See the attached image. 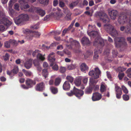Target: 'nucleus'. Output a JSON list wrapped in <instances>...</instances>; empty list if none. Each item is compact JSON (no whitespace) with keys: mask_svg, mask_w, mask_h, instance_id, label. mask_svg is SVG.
Masks as SVG:
<instances>
[{"mask_svg":"<svg viewBox=\"0 0 131 131\" xmlns=\"http://www.w3.org/2000/svg\"><path fill=\"white\" fill-rule=\"evenodd\" d=\"M69 96H71L73 95H75L79 99H80L84 94V91L81 90L76 88L74 86L72 90H71L69 92L66 93Z\"/></svg>","mask_w":131,"mask_h":131,"instance_id":"1","label":"nucleus"},{"mask_svg":"<svg viewBox=\"0 0 131 131\" xmlns=\"http://www.w3.org/2000/svg\"><path fill=\"white\" fill-rule=\"evenodd\" d=\"M29 18V17L27 14H22L15 19V22L16 24L23 25L24 24V21L28 20Z\"/></svg>","mask_w":131,"mask_h":131,"instance_id":"2","label":"nucleus"},{"mask_svg":"<svg viewBox=\"0 0 131 131\" xmlns=\"http://www.w3.org/2000/svg\"><path fill=\"white\" fill-rule=\"evenodd\" d=\"M115 46L117 48L122 46H125L127 45L125 38L123 37L116 38L115 39Z\"/></svg>","mask_w":131,"mask_h":131,"instance_id":"3","label":"nucleus"},{"mask_svg":"<svg viewBox=\"0 0 131 131\" xmlns=\"http://www.w3.org/2000/svg\"><path fill=\"white\" fill-rule=\"evenodd\" d=\"M0 24H3L8 26L12 24V22L6 17H3L2 19L0 18ZM5 27L3 25H0V31H4L5 30Z\"/></svg>","mask_w":131,"mask_h":131,"instance_id":"4","label":"nucleus"},{"mask_svg":"<svg viewBox=\"0 0 131 131\" xmlns=\"http://www.w3.org/2000/svg\"><path fill=\"white\" fill-rule=\"evenodd\" d=\"M101 72L99 69L98 68H96L94 69V70H92L90 71L89 74L90 76L92 77L94 79H97L99 77Z\"/></svg>","mask_w":131,"mask_h":131,"instance_id":"5","label":"nucleus"},{"mask_svg":"<svg viewBox=\"0 0 131 131\" xmlns=\"http://www.w3.org/2000/svg\"><path fill=\"white\" fill-rule=\"evenodd\" d=\"M120 30L122 31H125V32L127 34H131V18L130 19L128 24H127L126 26H121L120 28Z\"/></svg>","mask_w":131,"mask_h":131,"instance_id":"6","label":"nucleus"},{"mask_svg":"<svg viewBox=\"0 0 131 131\" xmlns=\"http://www.w3.org/2000/svg\"><path fill=\"white\" fill-rule=\"evenodd\" d=\"M131 18V17L128 19L126 15H121L118 17V22L119 24L122 25H123L125 23H127V24H128L130 19Z\"/></svg>","mask_w":131,"mask_h":131,"instance_id":"7","label":"nucleus"},{"mask_svg":"<svg viewBox=\"0 0 131 131\" xmlns=\"http://www.w3.org/2000/svg\"><path fill=\"white\" fill-rule=\"evenodd\" d=\"M97 15L100 17V19L103 22L106 23L109 22V19L106 14L99 12L97 13Z\"/></svg>","mask_w":131,"mask_h":131,"instance_id":"8","label":"nucleus"},{"mask_svg":"<svg viewBox=\"0 0 131 131\" xmlns=\"http://www.w3.org/2000/svg\"><path fill=\"white\" fill-rule=\"evenodd\" d=\"M109 15L111 18L113 20H115L118 15V12L116 10H112L108 12Z\"/></svg>","mask_w":131,"mask_h":131,"instance_id":"9","label":"nucleus"},{"mask_svg":"<svg viewBox=\"0 0 131 131\" xmlns=\"http://www.w3.org/2000/svg\"><path fill=\"white\" fill-rule=\"evenodd\" d=\"M93 45L96 46H100L101 47H102L104 45V42L102 39H95L93 42Z\"/></svg>","mask_w":131,"mask_h":131,"instance_id":"10","label":"nucleus"},{"mask_svg":"<svg viewBox=\"0 0 131 131\" xmlns=\"http://www.w3.org/2000/svg\"><path fill=\"white\" fill-rule=\"evenodd\" d=\"M102 95L98 92H95L93 94L92 100L93 101H98L100 100L102 98Z\"/></svg>","mask_w":131,"mask_h":131,"instance_id":"11","label":"nucleus"},{"mask_svg":"<svg viewBox=\"0 0 131 131\" xmlns=\"http://www.w3.org/2000/svg\"><path fill=\"white\" fill-rule=\"evenodd\" d=\"M45 85L44 83L42 82L37 84L36 85L35 88L36 90L42 92L44 89Z\"/></svg>","mask_w":131,"mask_h":131,"instance_id":"12","label":"nucleus"},{"mask_svg":"<svg viewBox=\"0 0 131 131\" xmlns=\"http://www.w3.org/2000/svg\"><path fill=\"white\" fill-rule=\"evenodd\" d=\"M25 82L26 85L29 88L32 87L33 85L36 84V82L35 80H32L29 78L27 79Z\"/></svg>","mask_w":131,"mask_h":131,"instance_id":"13","label":"nucleus"},{"mask_svg":"<svg viewBox=\"0 0 131 131\" xmlns=\"http://www.w3.org/2000/svg\"><path fill=\"white\" fill-rule=\"evenodd\" d=\"M104 28L107 32L110 33L114 29V27L109 24H106L104 26Z\"/></svg>","mask_w":131,"mask_h":131,"instance_id":"14","label":"nucleus"},{"mask_svg":"<svg viewBox=\"0 0 131 131\" xmlns=\"http://www.w3.org/2000/svg\"><path fill=\"white\" fill-rule=\"evenodd\" d=\"M32 64V59H31L26 61L24 63L25 67L28 69H30L31 67Z\"/></svg>","mask_w":131,"mask_h":131,"instance_id":"15","label":"nucleus"},{"mask_svg":"<svg viewBox=\"0 0 131 131\" xmlns=\"http://www.w3.org/2000/svg\"><path fill=\"white\" fill-rule=\"evenodd\" d=\"M63 88L64 90L66 91L69 90L70 85L69 81H66L65 82L63 85Z\"/></svg>","mask_w":131,"mask_h":131,"instance_id":"16","label":"nucleus"},{"mask_svg":"<svg viewBox=\"0 0 131 131\" xmlns=\"http://www.w3.org/2000/svg\"><path fill=\"white\" fill-rule=\"evenodd\" d=\"M88 34L91 37L94 38L98 36L99 32L93 30L89 32Z\"/></svg>","mask_w":131,"mask_h":131,"instance_id":"17","label":"nucleus"},{"mask_svg":"<svg viewBox=\"0 0 131 131\" xmlns=\"http://www.w3.org/2000/svg\"><path fill=\"white\" fill-rule=\"evenodd\" d=\"M48 59L51 62H53L55 61L54 53L53 52H51L50 53L48 56Z\"/></svg>","mask_w":131,"mask_h":131,"instance_id":"18","label":"nucleus"},{"mask_svg":"<svg viewBox=\"0 0 131 131\" xmlns=\"http://www.w3.org/2000/svg\"><path fill=\"white\" fill-rule=\"evenodd\" d=\"M82 43L83 45H88L90 44V41L89 39L87 37H83L81 40Z\"/></svg>","mask_w":131,"mask_h":131,"instance_id":"19","label":"nucleus"},{"mask_svg":"<svg viewBox=\"0 0 131 131\" xmlns=\"http://www.w3.org/2000/svg\"><path fill=\"white\" fill-rule=\"evenodd\" d=\"M82 78L81 77H79L77 78L74 81L75 85L77 86L80 85L81 83Z\"/></svg>","mask_w":131,"mask_h":131,"instance_id":"20","label":"nucleus"},{"mask_svg":"<svg viewBox=\"0 0 131 131\" xmlns=\"http://www.w3.org/2000/svg\"><path fill=\"white\" fill-rule=\"evenodd\" d=\"M93 89L91 85H89V87H87L85 90V93L86 94H89L92 92Z\"/></svg>","mask_w":131,"mask_h":131,"instance_id":"21","label":"nucleus"},{"mask_svg":"<svg viewBox=\"0 0 131 131\" xmlns=\"http://www.w3.org/2000/svg\"><path fill=\"white\" fill-rule=\"evenodd\" d=\"M26 31L30 32V33L32 32L36 37H39L41 35L40 33L37 31H33L29 29H26Z\"/></svg>","mask_w":131,"mask_h":131,"instance_id":"22","label":"nucleus"},{"mask_svg":"<svg viewBox=\"0 0 131 131\" xmlns=\"http://www.w3.org/2000/svg\"><path fill=\"white\" fill-rule=\"evenodd\" d=\"M48 72L47 69H44L42 70V75L45 79L48 77Z\"/></svg>","mask_w":131,"mask_h":131,"instance_id":"23","label":"nucleus"},{"mask_svg":"<svg viewBox=\"0 0 131 131\" xmlns=\"http://www.w3.org/2000/svg\"><path fill=\"white\" fill-rule=\"evenodd\" d=\"M22 71L26 77H30L32 75V73L30 71H27L25 69H23Z\"/></svg>","mask_w":131,"mask_h":131,"instance_id":"24","label":"nucleus"},{"mask_svg":"<svg viewBox=\"0 0 131 131\" xmlns=\"http://www.w3.org/2000/svg\"><path fill=\"white\" fill-rule=\"evenodd\" d=\"M81 70L82 71L84 72L88 69V67L87 66L86 64L84 63L82 64L80 67Z\"/></svg>","mask_w":131,"mask_h":131,"instance_id":"25","label":"nucleus"},{"mask_svg":"<svg viewBox=\"0 0 131 131\" xmlns=\"http://www.w3.org/2000/svg\"><path fill=\"white\" fill-rule=\"evenodd\" d=\"M45 54L42 55L41 54L38 53L37 56V59L41 61H44L45 59Z\"/></svg>","mask_w":131,"mask_h":131,"instance_id":"26","label":"nucleus"},{"mask_svg":"<svg viewBox=\"0 0 131 131\" xmlns=\"http://www.w3.org/2000/svg\"><path fill=\"white\" fill-rule=\"evenodd\" d=\"M37 12L41 17L43 16L45 14V11L40 8L37 9Z\"/></svg>","mask_w":131,"mask_h":131,"instance_id":"27","label":"nucleus"},{"mask_svg":"<svg viewBox=\"0 0 131 131\" xmlns=\"http://www.w3.org/2000/svg\"><path fill=\"white\" fill-rule=\"evenodd\" d=\"M101 51H100V50H99L98 51L95 50V51L94 52V59L95 60H96L98 59L99 57V55H98V53L100 51V53H101L102 52V49H101Z\"/></svg>","mask_w":131,"mask_h":131,"instance_id":"28","label":"nucleus"},{"mask_svg":"<svg viewBox=\"0 0 131 131\" xmlns=\"http://www.w3.org/2000/svg\"><path fill=\"white\" fill-rule=\"evenodd\" d=\"M70 41L71 42V45L74 44L75 45L77 46H79L80 45L78 41L75 40H73L72 38H70Z\"/></svg>","mask_w":131,"mask_h":131,"instance_id":"29","label":"nucleus"},{"mask_svg":"<svg viewBox=\"0 0 131 131\" xmlns=\"http://www.w3.org/2000/svg\"><path fill=\"white\" fill-rule=\"evenodd\" d=\"M50 90L52 93L54 94H57L58 92V89L53 86L50 88Z\"/></svg>","mask_w":131,"mask_h":131,"instance_id":"30","label":"nucleus"},{"mask_svg":"<svg viewBox=\"0 0 131 131\" xmlns=\"http://www.w3.org/2000/svg\"><path fill=\"white\" fill-rule=\"evenodd\" d=\"M61 81V78H56L54 82V84L55 86H58L60 84Z\"/></svg>","mask_w":131,"mask_h":131,"instance_id":"31","label":"nucleus"},{"mask_svg":"<svg viewBox=\"0 0 131 131\" xmlns=\"http://www.w3.org/2000/svg\"><path fill=\"white\" fill-rule=\"evenodd\" d=\"M110 33L112 36L114 37H116L118 35L117 31L114 28Z\"/></svg>","mask_w":131,"mask_h":131,"instance_id":"32","label":"nucleus"},{"mask_svg":"<svg viewBox=\"0 0 131 131\" xmlns=\"http://www.w3.org/2000/svg\"><path fill=\"white\" fill-rule=\"evenodd\" d=\"M97 81L94 79L91 78L90 79V85H95L97 83Z\"/></svg>","mask_w":131,"mask_h":131,"instance_id":"33","label":"nucleus"},{"mask_svg":"<svg viewBox=\"0 0 131 131\" xmlns=\"http://www.w3.org/2000/svg\"><path fill=\"white\" fill-rule=\"evenodd\" d=\"M53 63H52L50 65L52 66V68L53 70L57 71L58 70V67L57 65L56 64H54Z\"/></svg>","mask_w":131,"mask_h":131,"instance_id":"34","label":"nucleus"},{"mask_svg":"<svg viewBox=\"0 0 131 131\" xmlns=\"http://www.w3.org/2000/svg\"><path fill=\"white\" fill-rule=\"evenodd\" d=\"M9 41L10 44L14 46H16L18 45L17 41L14 39H10L9 40Z\"/></svg>","mask_w":131,"mask_h":131,"instance_id":"35","label":"nucleus"},{"mask_svg":"<svg viewBox=\"0 0 131 131\" xmlns=\"http://www.w3.org/2000/svg\"><path fill=\"white\" fill-rule=\"evenodd\" d=\"M106 87L103 84H102L100 86V91L101 93H103L106 91Z\"/></svg>","mask_w":131,"mask_h":131,"instance_id":"36","label":"nucleus"},{"mask_svg":"<svg viewBox=\"0 0 131 131\" xmlns=\"http://www.w3.org/2000/svg\"><path fill=\"white\" fill-rule=\"evenodd\" d=\"M112 56L113 58L116 57L118 54L117 50L114 49L112 50Z\"/></svg>","mask_w":131,"mask_h":131,"instance_id":"37","label":"nucleus"},{"mask_svg":"<svg viewBox=\"0 0 131 131\" xmlns=\"http://www.w3.org/2000/svg\"><path fill=\"white\" fill-rule=\"evenodd\" d=\"M49 0H39V1L40 3L44 5H47Z\"/></svg>","mask_w":131,"mask_h":131,"instance_id":"38","label":"nucleus"},{"mask_svg":"<svg viewBox=\"0 0 131 131\" xmlns=\"http://www.w3.org/2000/svg\"><path fill=\"white\" fill-rule=\"evenodd\" d=\"M66 79L71 83H72L73 81L74 78L72 76L70 75H67L66 77Z\"/></svg>","mask_w":131,"mask_h":131,"instance_id":"39","label":"nucleus"},{"mask_svg":"<svg viewBox=\"0 0 131 131\" xmlns=\"http://www.w3.org/2000/svg\"><path fill=\"white\" fill-rule=\"evenodd\" d=\"M12 71L15 74H17L18 71V67L16 66H14L13 69L12 70Z\"/></svg>","mask_w":131,"mask_h":131,"instance_id":"40","label":"nucleus"},{"mask_svg":"<svg viewBox=\"0 0 131 131\" xmlns=\"http://www.w3.org/2000/svg\"><path fill=\"white\" fill-rule=\"evenodd\" d=\"M115 89L116 93L122 92L121 88L117 85H115Z\"/></svg>","mask_w":131,"mask_h":131,"instance_id":"41","label":"nucleus"},{"mask_svg":"<svg viewBox=\"0 0 131 131\" xmlns=\"http://www.w3.org/2000/svg\"><path fill=\"white\" fill-rule=\"evenodd\" d=\"M78 2H74L70 4L69 5V6L70 8L72 9L74 6L78 4Z\"/></svg>","mask_w":131,"mask_h":131,"instance_id":"42","label":"nucleus"},{"mask_svg":"<svg viewBox=\"0 0 131 131\" xmlns=\"http://www.w3.org/2000/svg\"><path fill=\"white\" fill-rule=\"evenodd\" d=\"M127 76L129 78H131V68L128 69L126 72Z\"/></svg>","mask_w":131,"mask_h":131,"instance_id":"43","label":"nucleus"},{"mask_svg":"<svg viewBox=\"0 0 131 131\" xmlns=\"http://www.w3.org/2000/svg\"><path fill=\"white\" fill-rule=\"evenodd\" d=\"M58 11L59 12H58L57 11L55 12V14H56V15L58 17H61L62 16V13H60L61 10L58 8H57Z\"/></svg>","mask_w":131,"mask_h":131,"instance_id":"44","label":"nucleus"},{"mask_svg":"<svg viewBox=\"0 0 131 131\" xmlns=\"http://www.w3.org/2000/svg\"><path fill=\"white\" fill-rule=\"evenodd\" d=\"M91 86L93 90L94 89V91H97L99 89V86L98 85H92Z\"/></svg>","mask_w":131,"mask_h":131,"instance_id":"45","label":"nucleus"},{"mask_svg":"<svg viewBox=\"0 0 131 131\" xmlns=\"http://www.w3.org/2000/svg\"><path fill=\"white\" fill-rule=\"evenodd\" d=\"M63 12L65 14H67L70 12L69 10L66 6L62 8Z\"/></svg>","mask_w":131,"mask_h":131,"instance_id":"46","label":"nucleus"},{"mask_svg":"<svg viewBox=\"0 0 131 131\" xmlns=\"http://www.w3.org/2000/svg\"><path fill=\"white\" fill-rule=\"evenodd\" d=\"M122 89L123 92L126 94H127L128 91L127 89L124 85L122 86Z\"/></svg>","mask_w":131,"mask_h":131,"instance_id":"47","label":"nucleus"},{"mask_svg":"<svg viewBox=\"0 0 131 131\" xmlns=\"http://www.w3.org/2000/svg\"><path fill=\"white\" fill-rule=\"evenodd\" d=\"M123 98L124 101H127L129 100V97L128 95L126 94H125L123 95Z\"/></svg>","mask_w":131,"mask_h":131,"instance_id":"48","label":"nucleus"},{"mask_svg":"<svg viewBox=\"0 0 131 131\" xmlns=\"http://www.w3.org/2000/svg\"><path fill=\"white\" fill-rule=\"evenodd\" d=\"M126 69L123 67H119L117 69V71L119 72H123L126 70Z\"/></svg>","mask_w":131,"mask_h":131,"instance_id":"49","label":"nucleus"},{"mask_svg":"<svg viewBox=\"0 0 131 131\" xmlns=\"http://www.w3.org/2000/svg\"><path fill=\"white\" fill-rule=\"evenodd\" d=\"M70 29V28L69 27L68 28L64 29L62 31V35L64 36L65 34L67 33V32L69 31Z\"/></svg>","mask_w":131,"mask_h":131,"instance_id":"50","label":"nucleus"},{"mask_svg":"<svg viewBox=\"0 0 131 131\" xmlns=\"http://www.w3.org/2000/svg\"><path fill=\"white\" fill-rule=\"evenodd\" d=\"M10 43L9 40L5 42V46L7 48H9L10 47Z\"/></svg>","mask_w":131,"mask_h":131,"instance_id":"51","label":"nucleus"},{"mask_svg":"<svg viewBox=\"0 0 131 131\" xmlns=\"http://www.w3.org/2000/svg\"><path fill=\"white\" fill-rule=\"evenodd\" d=\"M59 71L61 73H64L66 72V69L64 67H61L59 69Z\"/></svg>","mask_w":131,"mask_h":131,"instance_id":"52","label":"nucleus"},{"mask_svg":"<svg viewBox=\"0 0 131 131\" xmlns=\"http://www.w3.org/2000/svg\"><path fill=\"white\" fill-rule=\"evenodd\" d=\"M124 76V73H119L118 74V77L119 80H122Z\"/></svg>","mask_w":131,"mask_h":131,"instance_id":"53","label":"nucleus"},{"mask_svg":"<svg viewBox=\"0 0 131 131\" xmlns=\"http://www.w3.org/2000/svg\"><path fill=\"white\" fill-rule=\"evenodd\" d=\"M66 14V19L68 20H71V16L72 14L70 12L69 13H68V14Z\"/></svg>","mask_w":131,"mask_h":131,"instance_id":"54","label":"nucleus"},{"mask_svg":"<svg viewBox=\"0 0 131 131\" xmlns=\"http://www.w3.org/2000/svg\"><path fill=\"white\" fill-rule=\"evenodd\" d=\"M59 4V6L62 8L65 7L64 3L62 1H60Z\"/></svg>","mask_w":131,"mask_h":131,"instance_id":"55","label":"nucleus"},{"mask_svg":"<svg viewBox=\"0 0 131 131\" xmlns=\"http://www.w3.org/2000/svg\"><path fill=\"white\" fill-rule=\"evenodd\" d=\"M33 63L34 66L35 67L38 66L39 65H40L39 62L36 60H34L33 61Z\"/></svg>","mask_w":131,"mask_h":131,"instance_id":"56","label":"nucleus"},{"mask_svg":"<svg viewBox=\"0 0 131 131\" xmlns=\"http://www.w3.org/2000/svg\"><path fill=\"white\" fill-rule=\"evenodd\" d=\"M110 50L109 49H105L104 52V54H106V55H108L110 53Z\"/></svg>","mask_w":131,"mask_h":131,"instance_id":"57","label":"nucleus"},{"mask_svg":"<svg viewBox=\"0 0 131 131\" xmlns=\"http://www.w3.org/2000/svg\"><path fill=\"white\" fill-rule=\"evenodd\" d=\"M39 27V25L37 24L31 26L30 27L32 29H37Z\"/></svg>","mask_w":131,"mask_h":131,"instance_id":"58","label":"nucleus"},{"mask_svg":"<svg viewBox=\"0 0 131 131\" xmlns=\"http://www.w3.org/2000/svg\"><path fill=\"white\" fill-rule=\"evenodd\" d=\"M122 94V92L116 93V97L118 99H120Z\"/></svg>","mask_w":131,"mask_h":131,"instance_id":"59","label":"nucleus"},{"mask_svg":"<svg viewBox=\"0 0 131 131\" xmlns=\"http://www.w3.org/2000/svg\"><path fill=\"white\" fill-rule=\"evenodd\" d=\"M75 66L73 64H71L68 66L69 69L72 70L75 68Z\"/></svg>","mask_w":131,"mask_h":131,"instance_id":"60","label":"nucleus"},{"mask_svg":"<svg viewBox=\"0 0 131 131\" xmlns=\"http://www.w3.org/2000/svg\"><path fill=\"white\" fill-rule=\"evenodd\" d=\"M58 1L57 0H54L53 2V5L56 6L58 5Z\"/></svg>","mask_w":131,"mask_h":131,"instance_id":"61","label":"nucleus"},{"mask_svg":"<svg viewBox=\"0 0 131 131\" xmlns=\"http://www.w3.org/2000/svg\"><path fill=\"white\" fill-rule=\"evenodd\" d=\"M88 80V78H84L82 80L84 84H86Z\"/></svg>","mask_w":131,"mask_h":131,"instance_id":"62","label":"nucleus"},{"mask_svg":"<svg viewBox=\"0 0 131 131\" xmlns=\"http://www.w3.org/2000/svg\"><path fill=\"white\" fill-rule=\"evenodd\" d=\"M19 8V6L17 4H15L14 5V8L15 9L18 10Z\"/></svg>","mask_w":131,"mask_h":131,"instance_id":"63","label":"nucleus"},{"mask_svg":"<svg viewBox=\"0 0 131 131\" xmlns=\"http://www.w3.org/2000/svg\"><path fill=\"white\" fill-rule=\"evenodd\" d=\"M43 67L45 68H47L48 66V63L46 62H45L43 63Z\"/></svg>","mask_w":131,"mask_h":131,"instance_id":"64","label":"nucleus"}]
</instances>
